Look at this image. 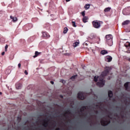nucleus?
Here are the masks:
<instances>
[{"instance_id": "9", "label": "nucleus", "mask_w": 130, "mask_h": 130, "mask_svg": "<svg viewBox=\"0 0 130 130\" xmlns=\"http://www.w3.org/2000/svg\"><path fill=\"white\" fill-rule=\"evenodd\" d=\"M130 23V21L129 20H125L124 22H122V25H128V24H129Z\"/></svg>"}, {"instance_id": "25", "label": "nucleus", "mask_w": 130, "mask_h": 130, "mask_svg": "<svg viewBox=\"0 0 130 130\" xmlns=\"http://www.w3.org/2000/svg\"><path fill=\"white\" fill-rule=\"evenodd\" d=\"M18 67L20 68H21V63L18 64Z\"/></svg>"}, {"instance_id": "27", "label": "nucleus", "mask_w": 130, "mask_h": 130, "mask_svg": "<svg viewBox=\"0 0 130 130\" xmlns=\"http://www.w3.org/2000/svg\"><path fill=\"white\" fill-rule=\"evenodd\" d=\"M71 0H66V2H70Z\"/></svg>"}, {"instance_id": "5", "label": "nucleus", "mask_w": 130, "mask_h": 130, "mask_svg": "<svg viewBox=\"0 0 130 130\" xmlns=\"http://www.w3.org/2000/svg\"><path fill=\"white\" fill-rule=\"evenodd\" d=\"M106 61H108V62H110V61H111V60H112V57H111L110 56H107L106 57Z\"/></svg>"}, {"instance_id": "21", "label": "nucleus", "mask_w": 130, "mask_h": 130, "mask_svg": "<svg viewBox=\"0 0 130 130\" xmlns=\"http://www.w3.org/2000/svg\"><path fill=\"white\" fill-rule=\"evenodd\" d=\"M8 45H6L5 46V51H8Z\"/></svg>"}, {"instance_id": "29", "label": "nucleus", "mask_w": 130, "mask_h": 130, "mask_svg": "<svg viewBox=\"0 0 130 130\" xmlns=\"http://www.w3.org/2000/svg\"><path fill=\"white\" fill-rule=\"evenodd\" d=\"M2 92H0V95H2Z\"/></svg>"}, {"instance_id": "22", "label": "nucleus", "mask_w": 130, "mask_h": 130, "mask_svg": "<svg viewBox=\"0 0 130 130\" xmlns=\"http://www.w3.org/2000/svg\"><path fill=\"white\" fill-rule=\"evenodd\" d=\"M76 77H77V75H75L74 76H72L71 79H75V78H76Z\"/></svg>"}, {"instance_id": "6", "label": "nucleus", "mask_w": 130, "mask_h": 130, "mask_svg": "<svg viewBox=\"0 0 130 130\" xmlns=\"http://www.w3.org/2000/svg\"><path fill=\"white\" fill-rule=\"evenodd\" d=\"M43 37H44L45 38H49V37H50V35L46 32H43Z\"/></svg>"}, {"instance_id": "17", "label": "nucleus", "mask_w": 130, "mask_h": 130, "mask_svg": "<svg viewBox=\"0 0 130 130\" xmlns=\"http://www.w3.org/2000/svg\"><path fill=\"white\" fill-rule=\"evenodd\" d=\"M108 95L109 97H112L113 94H112V91H109L108 92Z\"/></svg>"}, {"instance_id": "19", "label": "nucleus", "mask_w": 130, "mask_h": 130, "mask_svg": "<svg viewBox=\"0 0 130 130\" xmlns=\"http://www.w3.org/2000/svg\"><path fill=\"white\" fill-rule=\"evenodd\" d=\"M72 23H73V27H77V26L76 25V22L73 21Z\"/></svg>"}, {"instance_id": "30", "label": "nucleus", "mask_w": 130, "mask_h": 130, "mask_svg": "<svg viewBox=\"0 0 130 130\" xmlns=\"http://www.w3.org/2000/svg\"><path fill=\"white\" fill-rule=\"evenodd\" d=\"M129 61H130V58L128 59Z\"/></svg>"}, {"instance_id": "8", "label": "nucleus", "mask_w": 130, "mask_h": 130, "mask_svg": "<svg viewBox=\"0 0 130 130\" xmlns=\"http://www.w3.org/2000/svg\"><path fill=\"white\" fill-rule=\"evenodd\" d=\"M10 19H12L13 22L14 23L18 21V18H17V17H13L12 16H10Z\"/></svg>"}, {"instance_id": "15", "label": "nucleus", "mask_w": 130, "mask_h": 130, "mask_svg": "<svg viewBox=\"0 0 130 130\" xmlns=\"http://www.w3.org/2000/svg\"><path fill=\"white\" fill-rule=\"evenodd\" d=\"M101 54H103V55H104V54H107V51L105 50H103L101 52Z\"/></svg>"}, {"instance_id": "20", "label": "nucleus", "mask_w": 130, "mask_h": 130, "mask_svg": "<svg viewBox=\"0 0 130 130\" xmlns=\"http://www.w3.org/2000/svg\"><path fill=\"white\" fill-rule=\"evenodd\" d=\"M127 86H128V82H126L124 84V87H125V88H127Z\"/></svg>"}, {"instance_id": "13", "label": "nucleus", "mask_w": 130, "mask_h": 130, "mask_svg": "<svg viewBox=\"0 0 130 130\" xmlns=\"http://www.w3.org/2000/svg\"><path fill=\"white\" fill-rule=\"evenodd\" d=\"M39 54H40V52H38V51H36L35 52V55L34 56V58H35V57H37V56H38V55H39Z\"/></svg>"}, {"instance_id": "24", "label": "nucleus", "mask_w": 130, "mask_h": 130, "mask_svg": "<svg viewBox=\"0 0 130 130\" xmlns=\"http://www.w3.org/2000/svg\"><path fill=\"white\" fill-rule=\"evenodd\" d=\"M2 55H5V52H3L2 53Z\"/></svg>"}, {"instance_id": "31", "label": "nucleus", "mask_w": 130, "mask_h": 130, "mask_svg": "<svg viewBox=\"0 0 130 130\" xmlns=\"http://www.w3.org/2000/svg\"><path fill=\"white\" fill-rule=\"evenodd\" d=\"M63 82H66V81H63Z\"/></svg>"}, {"instance_id": "12", "label": "nucleus", "mask_w": 130, "mask_h": 130, "mask_svg": "<svg viewBox=\"0 0 130 130\" xmlns=\"http://www.w3.org/2000/svg\"><path fill=\"white\" fill-rule=\"evenodd\" d=\"M78 96L80 98V99H84V98L82 96H83V94H82V93H79L78 94Z\"/></svg>"}, {"instance_id": "18", "label": "nucleus", "mask_w": 130, "mask_h": 130, "mask_svg": "<svg viewBox=\"0 0 130 130\" xmlns=\"http://www.w3.org/2000/svg\"><path fill=\"white\" fill-rule=\"evenodd\" d=\"M85 11H83V12H81V15L83 16V17H85Z\"/></svg>"}, {"instance_id": "23", "label": "nucleus", "mask_w": 130, "mask_h": 130, "mask_svg": "<svg viewBox=\"0 0 130 130\" xmlns=\"http://www.w3.org/2000/svg\"><path fill=\"white\" fill-rule=\"evenodd\" d=\"M24 73L25 74V75H28V72H27L26 70L24 71Z\"/></svg>"}, {"instance_id": "3", "label": "nucleus", "mask_w": 130, "mask_h": 130, "mask_svg": "<svg viewBox=\"0 0 130 130\" xmlns=\"http://www.w3.org/2000/svg\"><path fill=\"white\" fill-rule=\"evenodd\" d=\"M125 46L126 49V52H127V53H130V43L128 42H127L125 44Z\"/></svg>"}, {"instance_id": "7", "label": "nucleus", "mask_w": 130, "mask_h": 130, "mask_svg": "<svg viewBox=\"0 0 130 130\" xmlns=\"http://www.w3.org/2000/svg\"><path fill=\"white\" fill-rule=\"evenodd\" d=\"M79 44H80V41L77 40V42H75L74 44H73V47H74L75 48L77 47V46H79Z\"/></svg>"}, {"instance_id": "4", "label": "nucleus", "mask_w": 130, "mask_h": 130, "mask_svg": "<svg viewBox=\"0 0 130 130\" xmlns=\"http://www.w3.org/2000/svg\"><path fill=\"white\" fill-rule=\"evenodd\" d=\"M106 38L107 40H110L111 44L110 45H112V36L110 35H108L106 36Z\"/></svg>"}, {"instance_id": "11", "label": "nucleus", "mask_w": 130, "mask_h": 130, "mask_svg": "<svg viewBox=\"0 0 130 130\" xmlns=\"http://www.w3.org/2000/svg\"><path fill=\"white\" fill-rule=\"evenodd\" d=\"M87 20L88 17H87L86 16H84V17H83V22H84V23H87Z\"/></svg>"}, {"instance_id": "14", "label": "nucleus", "mask_w": 130, "mask_h": 130, "mask_svg": "<svg viewBox=\"0 0 130 130\" xmlns=\"http://www.w3.org/2000/svg\"><path fill=\"white\" fill-rule=\"evenodd\" d=\"M110 10H111V8L110 7H108V8H106L104 10V12H105L106 13L107 12H109V11H110Z\"/></svg>"}, {"instance_id": "2", "label": "nucleus", "mask_w": 130, "mask_h": 130, "mask_svg": "<svg viewBox=\"0 0 130 130\" xmlns=\"http://www.w3.org/2000/svg\"><path fill=\"white\" fill-rule=\"evenodd\" d=\"M92 24L93 27L96 28H99L101 26L100 22H98L97 20L93 21Z\"/></svg>"}, {"instance_id": "28", "label": "nucleus", "mask_w": 130, "mask_h": 130, "mask_svg": "<svg viewBox=\"0 0 130 130\" xmlns=\"http://www.w3.org/2000/svg\"><path fill=\"white\" fill-rule=\"evenodd\" d=\"M102 124L103 125H105V124H103V123H102Z\"/></svg>"}, {"instance_id": "10", "label": "nucleus", "mask_w": 130, "mask_h": 130, "mask_svg": "<svg viewBox=\"0 0 130 130\" xmlns=\"http://www.w3.org/2000/svg\"><path fill=\"white\" fill-rule=\"evenodd\" d=\"M90 4H86L84 6V9L85 10H89V9H90Z\"/></svg>"}, {"instance_id": "1", "label": "nucleus", "mask_w": 130, "mask_h": 130, "mask_svg": "<svg viewBox=\"0 0 130 130\" xmlns=\"http://www.w3.org/2000/svg\"><path fill=\"white\" fill-rule=\"evenodd\" d=\"M107 75V72H104L102 73V76L100 77H94V81L97 82L99 81L98 83V86L99 87H103L104 86V81L101 78V77H104V76H106Z\"/></svg>"}, {"instance_id": "16", "label": "nucleus", "mask_w": 130, "mask_h": 130, "mask_svg": "<svg viewBox=\"0 0 130 130\" xmlns=\"http://www.w3.org/2000/svg\"><path fill=\"white\" fill-rule=\"evenodd\" d=\"M68 31H69V29L67 28V27H65L63 30L64 34L68 33Z\"/></svg>"}, {"instance_id": "26", "label": "nucleus", "mask_w": 130, "mask_h": 130, "mask_svg": "<svg viewBox=\"0 0 130 130\" xmlns=\"http://www.w3.org/2000/svg\"><path fill=\"white\" fill-rule=\"evenodd\" d=\"M51 83L52 85H53L54 84V82H53V81H51Z\"/></svg>"}]
</instances>
